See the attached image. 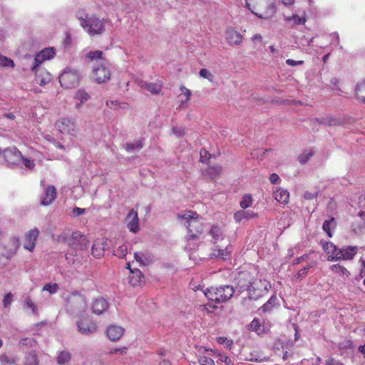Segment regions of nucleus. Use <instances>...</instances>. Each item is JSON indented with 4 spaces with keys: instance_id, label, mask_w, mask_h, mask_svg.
<instances>
[{
    "instance_id": "nucleus-40",
    "label": "nucleus",
    "mask_w": 365,
    "mask_h": 365,
    "mask_svg": "<svg viewBox=\"0 0 365 365\" xmlns=\"http://www.w3.org/2000/svg\"><path fill=\"white\" fill-rule=\"evenodd\" d=\"M252 203V197L250 194H245L243 197L242 200L240 202V205L242 208L245 209L251 206Z\"/></svg>"
},
{
    "instance_id": "nucleus-23",
    "label": "nucleus",
    "mask_w": 365,
    "mask_h": 365,
    "mask_svg": "<svg viewBox=\"0 0 365 365\" xmlns=\"http://www.w3.org/2000/svg\"><path fill=\"white\" fill-rule=\"evenodd\" d=\"M124 329L119 326L112 325L108 327L106 334L112 341H117L123 336Z\"/></svg>"
},
{
    "instance_id": "nucleus-30",
    "label": "nucleus",
    "mask_w": 365,
    "mask_h": 365,
    "mask_svg": "<svg viewBox=\"0 0 365 365\" xmlns=\"http://www.w3.org/2000/svg\"><path fill=\"white\" fill-rule=\"evenodd\" d=\"M71 359V354L69 351H62L57 356V363L59 365L67 364Z\"/></svg>"
},
{
    "instance_id": "nucleus-58",
    "label": "nucleus",
    "mask_w": 365,
    "mask_h": 365,
    "mask_svg": "<svg viewBox=\"0 0 365 365\" xmlns=\"http://www.w3.org/2000/svg\"><path fill=\"white\" fill-rule=\"evenodd\" d=\"M246 212L242 210L235 213L234 217L236 221H240L242 218L245 217Z\"/></svg>"
},
{
    "instance_id": "nucleus-59",
    "label": "nucleus",
    "mask_w": 365,
    "mask_h": 365,
    "mask_svg": "<svg viewBox=\"0 0 365 365\" xmlns=\"http://www.w3.org/2000/svg\"><path fill=\"white\" fill-rule=\"evenodd\" d=\"M308 257H309V255L306 254V255H302L301 257H299L297 258H296L294 260V262L293 264H298L299 263H301L302 262H304L305 261L306 259H308Z\"/></svg>"
},
{
    "instance_id": "nucleus-22",
    "label": "nucleus",
    "mask_w": 365,
    "mask_h": 365,
    "mask_svg": "<svg viewBox=\"0 0 365 365\" xmlns=\"http://www.w3.org/2000/svg\"><path fill=\"white\" fill-rule=\"evenodd\" d=\"M226 39L230 45H240L242 42L243 36L240 32L231 28L226 31Z\"/></svg>"
},
{
    "instance_id": "nucleus-63",
    "label": "nucleus",
    "mask_w": 365,
    "mask_h": 365,
    "mask_svg": "<svg viewBox=\"0 0 365 365\" xmlns=\"http://www.w3.org/2000/svg\"><path fill=\"white\" fill-rule=\"evenodd\" d=\"M85 212V209L80 208V207H75L73 210V213L76 215L79 216Z\"/></svg>"
},
{
    "instance_id": "nucleus-16",
    "label": "nucleus",
    "mask_w": 365,
    "mask_h": 365,
    "mask_svg": "<svg viewBox=\"0 0 365 365\" xmlns=\"http://www.w3.org/2000/svg\"><path fill=\"white\" fill-rule=\"evenodd\" d=\"M108 247L107 240L105 238L96 239L92 245L91 253L96 258H100L104 255Z\"/></svg>"
},
{
    "instance_id": "nucleus-43",
    "label": "nucleus",
    "mask_w": 365,
    "mask_h": 365,
    "mask_svg": "<svg viewBox=\"0 0 365 365\" xmlns=\"http://www.w3.org/2000/svg\"><path fill=\"white\" fill-rule=\"evenodd\" d=\"M286 21L288 22L293 21L295 24L302 25L305 24L306 19L304 17H300L298 15H293L292 16L287 17Z\"/></svg>"
},
{
    "instance_id": "nucleus-24",
    "label": "nucleus",
    "mask_w": 365,
    "mask_h": 365,
    "mask_svg": "<svg viewBox=\"0 0 365 365\" xmlns=\"http://www.w3.org/2000/svg\"><path fill=\"white\" fill-rule=\"evenodd\" d=\"M128 228H138V215L136 210L132 209L125 219Z\"/></svg>"
},
{
    "instance_id": "nucleus-9",
    "label": "nucleus",
    "mask_w": 365,
    "mask_h": 365,
    "mask_svg": "<svg viewBox=\"0 0 365 365\" xmlns=\"http://www.w3.org/2000/svg\"><path fill=\"white\" fill-rule=\"evenodd\" d=\"M63 242L75 250L86 249L89 245L87 237L79 230L73 232L71 235L63 237Z\"/></svg>"
},
{
    "instance_id": "nucleus-32",
    "label": "nucleus",
    "mask_w": 365,
    "mask_h": 365,
    "mask_svg": "<svg viewBox=\"0 0 365 365\" xmlns=\"http://www.w3.org/2000/svg\"><path fill=\"white\" fill-rule=\"evenodd\" d=\"M103 52L101 51H90L87 56L91 61H99L98 63H104L105 59L102 58Z\"/></svg>"
},
{
    "instance_id": "nucleus-14",
    "label": "nucleus",
    "mask_w": 365,
    "mask_h": 365,
    "mask_svg": "<svg viewBox=\"0 0 365 365\" xmlns=\"http://www.w3.org/2000/svg\"><path fill=\"white\" fill-rule=\"evenodd\" d=\"M38 236V230L28 231L23 239L24 248L32 252L34 250Z\"/></svg>"
},
{
    "instance_id": "nucleus-51",
    "label": "nucleus",
    "mask_w": 365,
    "mask_h": 365,
    "mask_svg": "<svg viewBox=\"0 0 365 365\" xmlns=\"http://www.w3.org/2000/svg\"><path fill=\"white\" fill-rule=\"evenodd\" d=\"M315 264L316 263L310 264L307 265V267H304V268H302V269H300L298 272V273L294 276V277L299 279L301 277L306 275L308 273V270Z\"/></svg>"
},
{
    "instance_id": "nucleus-52",
    "label": "nucleus",
    "mask_w": 365,
    "mask_h": 365,
    "mask_svg": "<svg viewBox=\"0 0 365 365\" xmlns=\"http://www.w3.org/2000/svg\"><path fill=\"white\" fill-rule=\"evenodd\" d=\"M21 162L27 168L33 169L35 167V163L34 160H31L23 157Z\"/></svg>"
},
{
    "instance_id": "nucleus-28",
    "label": "nucleus",
    "mask_w": 365,
    "mask_h": 365,
    "mask_svg": "<svg viewBox=\"0 0 365 365\" xmlns=\"http://www.w3.org/2000/svg\"><path fill=\"white\" fill-rule=\"evenodd\" d=\"M355 94L359 101L365 103V81L357 84L355 89Z\"/></svg>"
},
{
    "instance_id": "nucleus-34",
    "label": "nucleus",
    "mask_w": 365,
    "mask_h": 365,
    "mask_svg": "<svg viewBox=\"0 0 365 365\" xmlns=\"http://www.w3.org/2000/svg\"><path fill=\"white\" fill-rule=\"evenodd\" d=\"M24 365H38V357L35 352L32 351L27 355Z\"/></svg>"
},
{
    "instance_id": "nucleus-25",
    "label": "nucleus",
    "mask_w": 365,
    "mask_h": 365,
    "mask_svg": "<svg viewBox=\"0 0 365 365\" xmlns=\"http://www.w3.org/2000/svg\"><path fill=\"white\" fill-rule=\"evenodd\" d=\"M274 199L279 203L287 204L289 200V192L282 187L277 188L273 193Z\"/></svg>"
},
{
    "instance_id": "nucleus-31",
    "label": "nucleus",
    "mask_w": 365,
    "mask_h": 365,
    "mask_svg": "<svg viewBox=\"0 0 365 365\" xmlns=\"http://www.w3.org/2000/svg\"><path fill=\"white\" fill-rule=\"evenodd\" d=\"M277 301V297L275 295L272 296L259 309L262 310L263 312H267L271 311L273 307H275Z\"/></svg>"
},
{
    "instance_id": "nucleus-17",
    "label": "nucleus",
    "mask_w": 365,
    "mask_h": 365,
    "mask_svg": "<svg viewBox=\"0 0 365 365\" xmlns=\"http://www.w3.org/2000/svg\"><path fill=\"white\" fill-rule=\"evenodd\" d=\"M78 331L83 334H89L97 331L96 324L88 319H83L77 322Z\"/></svg>"
},
{
    "instance_id": "nucleus-45",
    "label": "nucleus",
    "mask_w": 365,
    "mask_h": 365,
    "mask_svg": "<svg viewBox=\"0 0 365 365\" xmlns=\"http://www.w3.org/2000/svg\"><path fill=\"white\" fill-rule=\"evenodd\" d=\"M217 356L219 360L224 362L225 365H235L234 361L229 356L219 353Z\"/></svg>"
},
{
    "instance_id": "nucleus-62",
    "label": "nucleus",
    "mask_w": 365,
    "mask_h": 365,
    "mask_svg": "<svg viewBox=\"0 0 365 365\" xmlns=\"http://www.w3.org/2000/svg\"><path fill=\"white\" fill-rule=\"evenodd\" d=\"M279 179V175L276 173H272L269 176V180L272 184L277 183Z\"/></svg>"
},
{
    "instance_id": "nucleus-57",
    "label": "nucleus",
    "mask_w": 365,
    "mask_h": 365,
    "mask_svg": "<svg viewBox=\"0 0 365 365\" xmlns=\"http://www.w3.org/2000/svg\"><path fill=\"white\" fill-rule=\"evenodd\" d=\"M118 352H120L121 354H125L127 352V347L123 346L121 348L118 349H111L109 353L110 354H117Z\"/></svg>"
},
{
    "instance_id": "nucleus-27",
    "label": "nucleus",
    "mask_w": 365,
    "mask_h": 365,
    "mask_svg": "<svg viewBox=\"0 0 365 365\" xmlns=\"http://www.w3.org/2000/svg\"><path fill=\"white\" fill-rule=\"evenodd\" d=\"M330 269L333 272L339 274L340 277H348L350 274V272L347 270V269L339 264H336L331 265L330 267Z\"/></svg>"
},
{
    "instance_id": "nucleus-35",
    "label": "nucleus",
    "mask_w": 365,
    "mask_h": 365,
    "mask_svg": "<svg viewBox=\"0 0 365 365\" xmlns=\"http://www.w3.org/2000/svg\"><path fill=\"white\" fill-rule=\"evenodd\" d=\"M59 289L58 284L56 283H46L43 287L42 290L49 292L51 294H56Z\"/></svg>"
},
{
    "instance_id": "nucleus-42",
    "label": "nucleus",
    "mask_w": 365,
    "mask_h": 365,
    "mask_svg": "<svg viewBox=\"0 0 365 365\" xmlns=\"http://www.w3.org/2000/svg\"><path fill=\"white\" fill-rule=\"evenodd\" d=\"M322 123L329 126L336 125L340 124V121L331 115L324 118L322 119Z\"/></svg>"
},
{
    "instance_id": "nucleus-13",
    "label": "nucleus",
    "mask_w": 365,
    "mask_h": 365,
    "mask_svg": "<svg viewBox=\"0 0 365 365\" xmlns=\"http://www.w3.org/2000/svg\"><path fill=\"white\" fill-rule=\"evenodd\" d=\"M55 54L56 53L53 48L43 49L36 55L31 69L38 68L43 61L52 58Z\"/></svg>"
},
{
    "instance_id": "nucleus-64",
    "label": "nucleus",
    "mask_w": 365,
    "mask_h": 365,
    "mask_svg": "<svg viewBox=\"0 0 365 365\" xmlns=\"http://www.w3.org/2000/svg\"><path fill=\"white\" fill-rule=\"evenodd\" d=\"M200 154L201 161H203V158H207V155H209L208 152L205 149H202L200 150Z\"/></svg>"
},
{
    "instance_id": "nucleus-19",
    "label": "nucleus",
    "mask_w": 365,
    "mask_h": 365,
    "mask_svg": "<svg viewBox=\"0 0 365 365\" xmlns=\"http://www.w3.org/2000/svg\"><path fill=\"white\" fill-rule=\"evenodd\" d=\"M57 197L56 189L53 185H48L45 190V194L41 197V205L47 206L51 205Z\"/></svg>"
},
{
    "instance_id": "nucleus-33",
    "label": "nucleus",
    "mask_w": 365,
    "mask_h": 365,
    "mask_svg": "<svg viewBox=\"0 0 365 365\" xmlns=\"http://www.w3.org/2000/svg\"><path fill=\"white\" fill-rule=\"evenodd\" d=\"M114 255L119 258H123L128 253V247L126 245H120L113 250Z\"/></svg>"
},
{
    "instance_id": "nucleus-1",
    "label": "nucleus",
    "mask_w": 365,
    "mask_h": 365,
    "mask_svg": "<svg viewBox=\"0 0 365 365\" xmlns=\"http://www.w3.org/2000/svg\"><path fill=\"white\" fill-rule=\"evenodd\" d=\"M320 245L327 255V259L329 262L351 260L354 257L358 250L356 246H346L340 249L334 243L324 240L320 241Z\"/></svg>"
},
{
    "instance_id": "nucleus-21",
    "label": "nucleus",
    "mask_w": 365,
    "mask_h": 365,
    "mask_svg": "<svg viewBox=\"0 0 365 365\" xmlns=\"http://www.w3.org/2000/svg\"><path fill=\"white\" fill-rule=\"evenodd\" d=\"M127 268L130 270V274L128 276V283L132 286L140 285L144 278L142 272L138 269H131L130 263H127Z\"/></svg>"
},
{
    "instance_id": "nucleus-50",
    "label": "nucleus",
    "mask_w": 365,
    "mask_h": 365,
    "mask_svg": "<svg viewBox=\"0 0 365 365\" xmlns=\"http://www.w3.org/2000/svg\"><path fill=\"white\" fill-rule=\"evenodd\" d=\"M26 304L29 308H30L32 310L34 314H38L37 307L30 297L26 298Z\"/></svg>"
},
{
    "instance_id": "nucleus-29",
    "label": "nucleus",
    "mask_w": 365,
    "mask_h": 365,
    "mask_svg": "<svg viewBox=\"0 0 365 365\" xmlns=\"http://www.w3.org/2000/svg\"><path fill=\"white\" fill-rule=\"evenodd\" d=\"M74 98L80 101V104L78 105V106H79L81 104L88 101L91 98V96L85 90L79 89L76 92Z\"/></svg>"
},
{
    "instance_id": "nucleus-36",
    "label": "nucleus",
    "mask_w": 365,
    "mask_h": 365,
    "mask_svg": "<svg viewBox=\"0 0 365 365\" xmlns=\"http://www.w3.org/2000/svg\"><path fill=\"white\" fill-rule=\"evenodd\" d=\"M143 140H139L135 141L134 143H127L125 145V148L127 151H132V150H134L135 149H140L143 148Z\"/></svg>"
},
{
    "instance_id": "nucleus-44",
    "label": "nucleus",
    "mask_w": 365,
    "mask_h": 365,
    "mask_svg": "<svg viewBox=\"0 0 365 365\" xmlns=\"http://www.w3.org/2000/svg\"><path fill=\"white\" fill-rule=\"evenodd\" d=\"M0 362L4 364V365H13L15 364V359L6 354H3L0 356Z\"/></svg>"
},
{
    "instance_id": "nucleus-10",
    "label": "nucleus",
    "mask_w": 365,
    "mask_h": 365,
    "mask_svg": "<svg viewBox=\"0 0 365 365\" xmlns=\"http://www.w3.org/2000/svg\"><path fill=\"white\" fill-rule=\"evenodd\" d=\"M91 77L98 83H103L110 79V71L104 63H97L93 68Z\"/></svg>"
},
{
    "instance_id": "nucleus-11",
    "label": "nucleus",
    "mask_w": 365,
    "mask_h": 365,
    "mask_svg": "<svg viewBox=\"0 0 365 365\" xmlns=\"http://www.w3.org/2000/svg\"><path fill=\"white\" fill-rule=\"evenodd\" d=\"M56 127L62 134L75 135L77 127L73 120L68 118H62L56 121Z\"/></svg>"
},
{
    "instance_id": "nucleus-6",
    "label": "nucleus",
    "mask_w": 365,
    "mask_h": 365,
    "mask_svg": "<svg viewBox=\"0 0 365 365\" xmlns=\"http://www.w3.org/2000/svg\"><path fill=\"white\" fill-rule=\"evenodd\" d=\"M204 294L209 300L220 303L227 301L233 296L234 289L230 285L220 287H211L207 288Z\"/></svg>"
},
{
    "instance_id": "nucleus-49",
    "label": "nucleus",
    "mask_w": 365,
    "mask_h": 365,
    "mask_svg": "<svg viewBox=\"0 0 365 365\" xmlns=\"http://www.w3.org/2000/svg\"><path fill=\"white\" fill-rule=\"evenodd\" d=\"M13 301V294L11 292L4 295L3 299V305L5 308L8 307Z\"/></svg>"
},
{
    "instance_id": "nucleus-26",
    "label": "nucleus",
    "mask_w": 365,
    "mask_h": 365,
    "mask_svg": "<svg viewBox=\"0 0 365 365\" xmlns=\"http://www.w3.org/2000/svg\"><path fill=\"white\" fill-rule=\"evenodd\" d=\"M249 329L251 331L256 332L258 335L265 333L264 326L260 323V321L257 318H255L249 324Z\"/></svg>"
},
{
    "instance_id": "nucleus-55",
    "label": "nucleus",
    "mask_w": 365,
    "mask_h": 365,
    "mask_svg": "<svg viewBox=\"0 0 365 365\" xmlns=\"http://www.w3.org/2000/svg\"><path fill=\"white\" fill-rule=\"evenodd\" d=\"M286 63L290 66H297L302 65L304 63V61H294L289 58L286 60Z\"/></svg>"
},
{
    "instance_id": "nucleus-37",
    "label": "nucleus",
    "mask_w": 365,
    "mask_h": 365,
    "mask_svg": "<svg viewBox=\"0 0 365 365\" xmlns=\"http://www.w3.org/2000/svg\"><path fill=\"white\" fill-rule=\"evenodd\" d=\"M197 361L200 365H215V361L212 358L205 355L198 356Z\"/></svg>"
},
{
    "instance_id": "nucleus-38",
    "label": "nucleus",
    "mask_w": 365,
    "mask_h": 365,
    "mask_svg": "<svg viewBox=\"0 0 365 365\" xmlns=\"http://www.w3.org/2000/svg\"><path fill=\"white\" fill-rule=\"evenodd\" d=\"M202 235V230H188L187 233V240H194L200 239L201 235Z\"/></svg>"
},
{
    "instance_id": "nucleus-41",
    "label": "nucleus",
    "mask_w": 365,
    "mask_h": 365,
    "mask_svg": "<svg viewBox=\"0 0 365 365\" xmlns=\"http://www.w3.org/2000/svg\"><path fill=\"white\" fill-rule=\"evenodd\" d=\"M0 66L2 67H14V61L6 56H0Z\"/></svg>"
},
{
    "instance_id": "nucleus-12",
    "label": "nucleus",
    "mask_w": 365,
    "mask_h": 365,
    "mask_svg": "<svg viewBox=\"0 0 365 365\" xmlns=\"http://www.w3.org/2000/svg\"><path fill=\"white\" fill-rule=\"evenodd\" d=\"M3 155L6 162L13 165L19 164L23 159L21 153L15 146L6 148Z\"/></svg>"
},
{
    "instance_id": "nucleus-4",
    "label": "nucleus",
    "mask_w": 365,
    "mask_h": 365,
    "mask_svg": "<svg viewBox=\"0 0 365 365\" xmlns=\"http://www.w3.org/2000/svg\"><path fill=\"white\" fill-rule=\"evenodd\" d=\"M81 26L90 36L100 35L105 31V21L96 15H86L85 18L80 17Z\"/></svg>"
},
{
    "instance_id": "nucleus-56",
    "label": "nucleus",
    "mask_w": 365,
    "mask_h": 365,
    "mask_svg": "<svg viewBox=\"0 0 365 365\" xmlns=\"http://www.w3.org/2000/svg\"><path fill=\"white\" fill-rule=\"evenodd\" d=\"M217 341L220 344H224L227 343V344H226L227 346H231L232 344V341L227 340V339L224 336L218 337L217 339Z\"/></svg>"
},
{
    "instance_id": "nucleus-20",
    "label": "nucleus",
    "mask_w": 365,
    "mask_h": 365,
    "mask_svg": "<svg viewBox=\"0 0 365 365\" xmlns=\"http://www.w3.org/2000/svg\"><path fill=\"white\" fill-rule=\"evenodd\" d=\"M108 307V302L103 297L96 298L91 304V309L94 314L100 315Z\"/></svg>"
},
{
    "instance_id": "nucleus-54",
    "label": "nucleus",
    "mask_w": 365,
    "mask_h": 365,
    "mask_svg": "<svg viewBox=\"0 0 365 365\" xmlns=\"http://www.w3.org/2000/svg\"><path fill=\"white\" fill-rule=\"evenodd\" d=\"M330 226H336L335 219L331 217L329 220H325L323 223L322 228H330Z\"/></svg>"
},
{
    "instance_id": "nucleus-7",
    "label": "nucleus",
    "mask_w": 365,
    "mask_h": 365,
    "mask_svg": "<svg viewBox=\"0 0 365 365\" xmlns=\"http://www.w3.org/2000/svg\"><path fill=\"white\" fill-rule=\"evenodd\" d=\"M269 283L262 279H255L250 283L247 288L249 297L252 300H257L266 295L268 292Z\"/></svg>"
},
{
    "instance_id": "nucleus-48",
    "label": "nucleus",
    "mask_w": 365,
    "mask_h": 365,
    "mask_svg": "<svg viewBox=\"0 0 365 365\" xmlns=\"http://www.w3.org/2000/svg\"><path fill=\"white\" fill-rule=\"evenodd\" d=\"M200 76L203 78L208 79L210 81H213L214 76L206 68L200 69Z\"/></svg>"
},
{
    "instance_id": "nucleus-53",
    "label": "nucleus",
    "mask_w": 365,
    "mask_h": 365,
    "mask_svg": "<svg viewBox=\"0 0 365 365\" xmlns=\"http://www.w3.org/2000/svg\"><path fill=\"white\" fill-rule=\"evenodd\" d=\"M180 91L186 96V99H185V103L188 102L190 101V96L192 95L191 91L184 86H180Z\"/></svg>"
},
{
    "instance_id": "nucleus-61",
    "label": "nucleus",
    "mask_w": 365,
    "mask_h": 365,
    "mask_svg": "<svg viewBox=\"0 0 365 365\" xmlns=\"http://www.w3.org/2000/svg\"><path fill=\"white\" fill-rule=\"evenodd\" d=\"M279 346L282 347V343L281 342L280 340H277L274 342V350L275 351V354L277 355H280L279 354H278L277 352V351H279Z\"/></svg>"
},
{
    "instance_id": "nucleus-46",
    "label": "nucleus",
    "mask_w": 365,
    "mask_h": 365,
    "mask_svg": "<svg viewBox=\"0 0 365 365\" xmlns=\"http://www.w3.org/2000/svg\"><path fill=\"white\" fill-rule=\"evenodd\" d=\"M313 155V153L312 151L307 152L305 151L298 157V160L301 164H304L308 161V160Z\"/></svg>"
},
{
    "instance_id": "nucleus-2",
    "label": "nucleus",
    "mask_w": 365,
    "mask_h": 365,
    "mask_svg": "<svg viewBox=\"0 0 365 365\" xmlns=\"http://www.w3.org/2000/svg\"><path fill=\"white\" fill-rule=\"evenodd\" d=\"M209 234L212 236L213 242L211 255L222 259L229 258L232 252L229 238L223 235L222 230H210Z\"/></svg>"
},
{
    "instance_id": "nucleus-5",
    "label": "nucleus",
    "mask_w": 365,
    "mask_h": 365,
    "mask_svg": "<svg viewBox=\"0 0 365 365\" xmlns=\"http://www.w3.org/2000/svg\"><path fill=\"white\" fill-rule=\"evenodd\" d=\"M65 302L68 310L73 314H81L86 310V300L78 291L70 293L65 298Z\"/></svg>"
},
{
    "instance_id": "nucleus-15",
    "label": "nucleus",
    "mask_w": 365,
    "mask_h": 365,
    "mask_svg": "<svg viewBox=\"0 0 365 365\" xmlns=\"http://www.w3.org/2000/svg\"><path fill=\"white\" fill-rule=\"evenodd\" d=\"M199 215L194 211L187 210L177 216V220L182 225L188 227L192 225V222L197 221Z\"/></svg>"
},
{
    "instance_id": "nucleus-3",
    "label": "nucleus",
    "mask_w": 365,
    "mask_h": 365,
    "mask_svg": "<svg viewBox=\"0 0 365 365\" xmlns=\"http://www.w3.org/2000/svg\"><path fill=\"white\" fill-rule=\"evenodd\" d=\"M19 246V240L14 237L4 239L0 242V267L8 263Z\"/></svg>"
},
{
    "instance_id": "nucleus-8",
    "label": "nucleus",
    "mask_w": 365,
    "mask_h": 365,
    "mask_svg": "<svg viewBox=\"0 0 365 365\" xmlns=\"http://www.w3.org/2000/svg\"><path fill=\"white\" fill-rule=\"evenodd\" d=\"M80 71L74 68H66L59 76L61 86L65 88L76 87L81 80Z\"/></svg>"
},
{
    "instance_id": "nucleus-39",
    "label": "nucleus",
    "mask_w": 365,
    "mask_h": 365,
    "mask_svg": "<svg viewBox=\"0 0 365 365\" xmlns=\"http://www.w3.org/2000/svg\"><path fill=\"white\" fill-rule=\"evenodd\" d=\"M146 89L148 90L151 93L157 95L159 94L162 90L161 86L157 83H150L146 84Z\"/></svg>"
},
{
    "instance_id": "nucleus-47",
    "label": "nucleus",
    "mask_w": 365,
    "mask_h": 365,
    "mask_svg": "<svg viewBox=\"0 0 365 365\" xmlns=\"http://www.w3.org/2000/svg\"><path fill=\"white\" fill-rule=\"evenodd\" d=\"M338 347L339 349H352L354 347L353 341L351 339H344L338 344Z\"/></svg>"
},
{
    "instance_id": "nucleus-18",
    "label": "nucleus",
    "mask_w": 365,
    "mask_h": 365,
    "mask_svg": "<svg viewBox=\"0 0 365 365\" xmlns=\"http://www.w3.org/2000/svg\"><path fill=\"white\" fill-rule=\"evenodd\" d=\"M31 70L35 72V81L39 85L44 86L51 81L50 73L41 66Z\"/></svg>"
},
{
    "instance_id": "nucleus-60",
    "label": "nucleus",
    "mask_w": 365,
    "mask_h": 365,
    "mask_svg": "<svg viewBox=\"0 0 365 365\" xmlns=\"http://www.w3.org/2000/svg\"><path fill=\"white\" fill-rule=\"evenodd\" d=\"M173 132L174 134H175L177 136H182L185 134L184 129L181 128H173Z\"/></svg>"
}]
</instances>
